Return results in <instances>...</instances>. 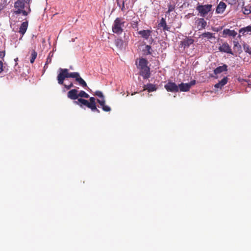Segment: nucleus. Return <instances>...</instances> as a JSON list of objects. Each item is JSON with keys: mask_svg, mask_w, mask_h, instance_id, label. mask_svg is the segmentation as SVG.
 <instances>
[{"mask_svg": "<svg viewBox=\"0 0 251 251\" xmlns=\"http://www.w3.org/2000/svg\"><path fill=\"white\" fill-rule=\"evenodd\" d=\"M117 4L120 7H121V10L123 11H125V0L123 1L122 6H121V4H120V2L119 1V0H117Z\"/></svg>", "mask_w": 251, "mask_h": 251, "instance_id": "33", "label": "nucleus"}, {"mask_svg": "<svg viewBox=\"0 0 251 251\" xmlns=\"http://www.w3.org/2000/svg\"><path fill=\"white\" fill-rule=\"evenodd\" d=\"M212 5L211 4L198 5L196 7V10L199 12L201 17H205L212 10Z\"/></svg>", "mask_w": 251, "mask_h": 251, "instance_id": "6", "label": "nucleus"}, {"mask_svg": "<svg viewBox=\"0 0 251 251\" xmlns=\"http://www.w3.org/2000/svg\"><path fill=\"white\" fill-rule=\"evenodd\" d=\"M32 0H17L14 3V7L21 8L24 9L25 7L27 6V9H28V6H30Z\"/></svg>", "mask_w": 251, "mask_h": 251, "instance_id": "7", "label": "nucleus"}, {"mask_svg": "<svg viewBox=\"0 0 251 251\" xmlns=\"http://www.w3.org/2000/svg\"><path fill=\"white\" fill-rule=\"evenodd\" d=\"M214 87L216 88H221L222 87L221 86L220 84L219 83V82H218V83H216L215 85H214Z\"/></svg>", "mask_w": 251, "mask_h": 251, "instance_id": "39", "label": "nucleus"}, {"mask_svg": "<svg viewBox=\"0 0 251 251\" xmlns=\"http://www.w3.org/2000/svg\"><path fill=\"white\" fill-rule=\"evenodd\" d=\"M5 56V51H0V57H3Z\"/></svg>", "mask_w": 251, "mask_h": 251, "instance_id": "40", "label": "nucleus"}, {"mask_svg": "<svg viewBox=\"0 0 251 251\" xmlns=\"http://www.w3.org/2000/svg\"><path fill=\"white\" fill-rule=\"evenodd\" d=\"M175 8V5L174 4L168 5V10L167 11V14H169L171 12L173 11Z\"/></svg>", "mask_w": 251, "mask_h": 251, "instance_id": "32", "label": "nucleus"}, {"mask_svg": "<svg viewBox=\"0 0 251 251\" xmlns=\"http://www.w3.org/2000/svg\"><path fill=\"white\" fill-rule=\"evenodd\" d=\"M219 50L221 52H226L233 55L231 47L226 42L223 43L222 46H220L219 47Z\"/></svg>", "mask_w": 251, "mask_h": 251, "instance_id": "9", "label": "nucleus"}, {"mask_svg": "<svg viewBox=\"0 0 251 251\" xmlns=\"http://www.w3.org/2000/svg\"><path fill=\"white\" fill-rule=\"evenodd\" d=\"M178 90H180L181 92H187L190 90V85L187 83H181L178 85Z\"/></svg>", "mask_w": 251, "mask_h": 251, "instance_id": "21", "label": "nucleus"}, {"mask_svg": "<svg viewBox=\"0 0 251 251\" xmlns=\"http://www.w3.org/2000/svg\"><path fill=\"white\" fill-rule=\"evenodd\" d=\"M242 10L245 15H249L251 12V10L247 6L242 7Z\"/></svg>", "mask_w": 251, "mask_h": 251, "instance_id": "30", "label": "nucleus"}, {"mask_svg": "<svg viewBox=\"0 0 251 251\" xmlns=\"http://www.w3.org/2000/svg\"><path fill=\"white\" fill-rule=\"evenodd\" d=\"M164 87L168 92H178V87L175 82H168L165 85Z\"/></svg>", "mask_w": 251, "mask_h": 251, "instance_id": "8", "label": "nucleus"}, {"mask_svg": "<svg viewBox=\"0 0 251 251\" xmlns=\"http://www.w3.org/2000/svg\"><path fill=\"white\" fill-rule=\"evenodd\" d=\"M37 53L35 50H33L31 53V58L30 59V62L31 63H33L35 59L37 57Z\"/></svg>", "mask_w": 251, "mask_h": 251, "instance_id": "26", "label": "nucleus"}, {"mask_svg": "<svg viewBox=\"0 0 251 251\" xmlns=\"http://www.w3.org/2000/svg\"><path fill=\"white\" fill-rule=\"evenodd\" d=\"M74 103L79 105L81 108L84 105L90 108L93 112H97L98 113H100V110L97 107L96 99L94 97H90L89 100L79 98L77 100L74 101Z\"/></svg>", "mask_w": 251, "mask_h": 251, "instance_id": "2", "label": "nucleus"}, {"mask_svg": "<svg viewBox=\"0 0 251 251\" xmlns=\"http://www.w3.org/2000/svg\"><path fill=\"white\" fill-rule=\"evenodd\" d=\"M151 31L149 29L142 30L138 32V34L145 40H148L149 38L151 35Z\"/></svg>", "mask_w": 251, "mask_h": 251, "instance_id": "12", "label": "nucleus"}, {"mask_svg": "<svg viewBox=\"0 0 251 251\" xmlns=\"http://www.w3.org/2000/svg\"><path fill=\"white\" fill-rule=\"evenodd\" d=\"M196 80H192L189 83H187V84H188V85H190V88L191 87V86L194 85L195 84H196Z\"/></svg>", "mask_w": 251, "mask_h": 251, "instance_id": "36", "label": "nucleus"}, {"mask_svg": "<svg viewBox=\"0 0 251 251\" xmlns=\"http://www.w3.org/2000/svg\"><path fill=\"white\" fill-rule=\"evenodd\" d=\"M62 85H63L65 87V88H66L67 90L70 89L72 87H73L74 86L72 82L70 83V84L68 85H66L64 83Z\"/></svg>", "mask_w": 251, "mask_h": 251, "instance_id": "34", "label": "nucleus"}, {"mask_svg": "<svg viewBox=\"0 0 251 251\" xmlns=\"http://www.w3.org/2000/svg\"><path fill=\"white\" fill-rule=\"evenodd\" d=\"M206 25L207 23L203 18L198 19L197 27L199 28V30L205 28Z\"/></svg>", "mask_w": 251, "mask_h": 251, "instance_id": "16", "label": "nucleus"}, {"mask_svg": "<svg viewBox=\"0 0 251 251\" xmlns=\"http://www.w3.org/2000/svg\"><path fill=\"white\" fill-rule=\"evenodd\" d=\"M194 40L190 37L185 38L183 41L180 42L179 46L184 48H188L191 45L194 43Z\"/></svg>", "mask_w": 251, "mask_h": 251, "instance_id": "10", "label": "nucleus"}, {"mask_svg": "<svg viewBox=\"0 0 251 251\" xmlns=\"http://www.w3.org/2000/svg\"><path fill=\"white\" fill-rule=\"evenodd\" d=\"M226 7V3L223 1H221L217 7L216 12L217 13H223L225 11Z\"/></svg>", "mask_w": 251, "mask_h": 251, "instance_id": "17", "label": "nucleus"}, {"mask_svg": "<svg viewBox=\"0 0 251 251\" xmlns=\"http://www.w3.org/2000/svg\"><path fill=\"white\" fill-rule=\"evenodd\" d=\"M78 93V91L76 89H72L67 93V97L69 99L72 100H78L79 99Z\"/></svg>", "mask_w": 251, "mask_h": 251, "instance_id": "11", "label": "nucleus"}, {"mask_svg": "<svg viewBox=\"0 0 251 251\" xmlns=\"http://www.w3.org/2000/svg\"><path fill=\"white\" fill-rule=\"evenodd\" d=\"M148 62L145 58L139 59L137 68L139 69V75L143 76L144 79H148L151 76L150 68L148 66Z\"/></svg>", "mask_w": 251, "mask_h": 251, "instance_id": "3", "label": "nucleus"}, {"mask_svg": "<svg viewBox=\"0 0 251 251\" xmlns=\"http://www.w3.org/2000/svg\"><path fill=\"white\" fill-rule=\"evenodd\" d=\"M157 90V87L155 85L151 83H148L144 86V91L147 90L148 92L155 91Z\"/></svg>", "mask_w": 251, "mask_h": 251, "instance_id": "14", "label": "nucleus"}, {"mask_svg": "<svg viewBox=\"0 0 251 251\" xmlns=\"http://www.w3.org/2000/svg\"><path fill=\"white\" fill-rule=\"evenodd\" d=\"M125 21L121 18H117L113 22L112 30L117 34H121L124 31Z\"/></svg>", "mask_w": 251, "mask_h": 251, "instance_id": "4", "label": "nucleus"}, {"mask_svg": "<svg viewBox=\"0 0 251 251\" xmlns=\"http://www.w3.org/2000/svg\"><path fill=\"white\" fill-rule=\"evenodd\" d=\"M59 73L58 74L57 79L58 83L59 84H63V81L65 78L72 77L75 79L79 84L83 87H87V83L80 76L79 74L77 72L69 73L67 69L60 68L59 69Z\"/></svg>", "mask_w": 251, "mask_h": 251, "instance_id": "1", "label": "nucleus"}, {"mask_svg": "<svg viewBox=\"0 0 251 251\" xmlns=\"http://www.w3.org/2000/svg\"><path fill=\"white\" fill-rule=\"evenodd\" d=\"M228 81V78L227 77H224L220 81H219V83L220 84L222 87L225 85Z\"/></svg>", "mask_w": 251, "mask_h": 251, "instance_id": "31", "label": "nucleus"}, {"mask_svg": "<svg viewBox=\"0 0 251 251\" xmlns=\"http://www.w3.org/2000/svg\"><path fill=\"white\" fill-rule=\"evenodd\" d=\"M158 27L162 28L164 31H169L170 28V27L167 25L165 19L163 18H161L160 23L158 24Z\"/></svg>", "mask_w": 251, "mask_h": 251, "instance_id": "15", "label": "nucleus"}, {"mask_svg": "<svg viewBox=\"0 0 251 251\" xmlns=\"http://www.w3.org/2000/svg\"><path fill=\"white\" fill-rule=\"evenodd\" d=\"M3 63L0 61V73L3 71Z\"/></svg>", "mask_w": 251, "mask_h": 251, "instance_id": "38", "label": "nucleus"}, {"mask_svg": "<svg viewBox=\"0 0 251 251\" xmlns=\"http://www.w3.org/2000/svg\"><path fill=\"white\" fill-rule=\"evenodd\" d=\"M243 49L246 52L251 54V47L247 44L244 43L243 44Z\"/></svg>", "mask_w": 251, "mask_h": 251, "instance_id": "25", "label": "nucleus"}, {"mask_svg": "<svg viewBox=\"0 0 251 251\" xmlns=\"http://www.w3.org/2000/svg\"><path fill=\"white\" fill-rule=\"evenodd\" d=\"M47 68H48V65H47V66L45 65L44 67V69H46Z\"/></svg>", "mask_w": 251, "mask_h": 251, "instance_id": "41", "label": "nucleus"}, {"mask_svg": "<svg viewBox=\"0 0 251 251\" xmlns=\"http://www.w3.org/2000/svg\"><path fill=\"white\" fill-rule=\"evenodd\" d=\"M249 77L251 78V74L250 75Z\"/></svg>", "mask_w": 251, "mask_h": 251, "instance_id": "43", "label": "nucleus"}, {"mask_svg": "<svg viewBox=\"0 0 251 251\" xmlns=\"http://www.w3.org/2000/svg\"><path fill=\"white\" fill-rule=\"evenodd\" d=\"M237 34V33L234 30H230L229 29H225L223 31V35L224 37L226 36L235 37Z\"/></svg>", "mask_w": 251, "mask_h": 251, "instance_id": "13", "label": "nucleus"}, {"mask_svg": "<svg viewBox=\"0 0 251 251\" xmlns=\"http://www.w3.org/2000/svg\"><path fill=\"white\" fill-rule=\"evenodd\" d=\"M249 85L251 87V84H249Z\"/></svg>", "mask_w": 251, "mask_h": 251, "instance_id": "44", "label": "nucleus"}, {"mask_svg": "<svg viewBox=\"0 0 251 251\" xmlns=\"http://www.w3.org/2000/svg\"><path fill=\"white\" fill-rule=\"evenodd\" d=\"M95 95L100 98V99H97V101L99 103L102 109L105 112H110L111 109L108 105H106L105 100L102 93L101 91H97L95 93Z\"/></svg>", "mask_w": 251, "mask_h": 251, "instance_id": "5", "label": "nucleus"}, {"mask_svg": "<svg viewBox=\"0 0 251 251\" xmlns=\"http://www.w3.org/2000/svg\"><path fill=\"white\" fill-rule=\"evenodd\" d=\"M151 48L149 45H146L145 47V49H144V51L145 52V54L146 55L148 54H151Z\"/></svg>", "mask_w": 251, "mask_h": 251, "instance_id": "29", "label": "nucleus"}, {"mask_svg": "<svg viewBox=\"0 0 251 251\" xmlns=\"http://www.w3.org/2000/svg\"><path fill=\"white\" fill-rule=\"evenodd\" d=\"M115 45L117 47L122 48L124 46V42L121 39H117L115 41Z\"/></svg>", "mask_w": 251, "mask_h": 251, "instance_id": "27", "label": "nucleus"}, {"mask_svg": "<svg viewBox=\"0 0 251 251\" xmlns=\"http://www.w3.org/2000/svg\"><path fill=\"white\" fill-rule=\"evenodd\" d=\"M239 32L243 35L251 34V26L249 25L240 29Z\"/></svg>", "mask_w": 251, "mask_h": 251, "instance_id": "22", "label": "nucleus"}, {"mask_svg": "<svg viewBox=\"0 0 251 251\" xmlns=\"http://www.w3.org/2000/svg\"><path fill=\"white\" fill-rule=\"evenodd\" d=\"M78 98L82 99V98H88L89 97V95L86 93L85 91L81 90L78 93Z\"/></svg>", "mask_w": 251, "mask_h": 251, "instance_id": "28", "label": "nucleus"}, {"mask_svg": "<svg viewBox=\"0 0 251 251\" xmlns=\"http://www.w3.org/2000/svg\"><path fill=\"white\" fill-rule=\"evenodd\" d=\"M213 33L210 32H205L201 35V36L202 38H206L208 39H210L212 38H214Z\"/></svg>", "mask_w": 251, "mask_h": 251, "instance_id": "23", "label": "nucleus"}, {"mask_svg": "<svg viewBox=\"0 0 251 251\" xmlns=\"http://www.w3.org/2000/svg\"><path fill=\"white\" fill-rule=\"evenodd\" d=\"M242 3H243V4H242V5L243 6V5H244V1H242Z\"/></svg>", "mask_w": 251, "mask_h": 251, "instance_id": "42", "label": "nucleus"}, {"mask_svg": "<svg viewBox=\"0 0 251 251\" xmlns=\"http://www.w3.org/2000/svg\"><path fill=\"white\" fill-rule=\"evenodd\" d=\"M227 66L226 64L223 65L222 66H219L216 68L214 70V73L215 75L219 74L223 72L227 71Z\"/></svg>", "mask_w": 251, "mask_h": 251, "instance_id": "18", "label": "nucleus"}, {"mask_svg": "<svg viewBox=\"0 0 251 251\" xmlns=\"http://www.w3.org/2000/svg\"><path fill=\"white\" fill-rule=\"evenodd\" d=\"M17 10L14 11L15 14H20L21 13H22L23 15L24 16H27L28 14H29L31 12V9L30 8V6H28V11H25L24 10H23L22 8H17Z\"/></svg>", "mask_w": 251, "mask_h": 251, "instance_id": "20", "label": "nucleus"}, {"mask_svg": "<svg viewBox=\"0 0 251 251\" xmlns=\"http://www.w3.org/2000/svg\"><path fill=\"white\" fill-rule=\"evenodd\" d=\"M27 21L24 22L23 23H22L19 29V33H21L22 35H24V34L25 33L27 30Z\"/></svg>", "mask_w": 251, "mask_h": 251, "instance_id": "19", "label": "nucleus"}, {"mask_svg": "<svg viewBox=\"0 0 251 251\" xmlns=\"http://www.w3.org/2000/svg\"><path fill=\"white\" fill-rule=\"evenodd\" d=\"M51 58H50V57H48L47 58V61H46V64H45V66L48 65V64L49 63H50V62H51Z\"/></svg>", "mask_w": 251, "mask_h": 251, "instance_id": "37", "label": "nucleus"}, {"mask_svg": "<svg viewBox=\"0 0 251 251\" xmlns=\"http://www.w3.org/2000/svg\"><path fill=\"white\" fill-rule=\"evenodd\" d=\"M138 22L137 21H133V23L132 24V26L133 28H137V30H138Z\"/></svg>", "mask_w": 251, "mask_h": 251, "instance_id": "35", "label": "nucleus"}, {"mask_svg": "<svg viewBox=\"0 0 251 251\" xmlns=\"http://www.w3.org/2000/svg\"><path fill=\"white\" fill-rule=\"evenodd\" d=\"M233 49L240 52L242 51L241 46L239 44V42L237 41H233Z\"/></svg>", "mask_w": 251, "mask_h": 251, "instance_id": "24", "label": "nucleus"}]
</instances>
